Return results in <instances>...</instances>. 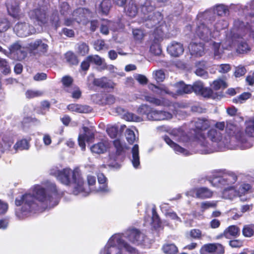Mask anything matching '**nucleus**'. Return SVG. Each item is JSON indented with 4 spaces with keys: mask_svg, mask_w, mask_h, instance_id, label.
<instances>
[{
    "mask_svg": "<svg viewBox=\"0 0 254 254\" xmlns=\"http://www.w3.org/2000/svg\"><path fill=\"white\" fill-rule=\"evenodd\" d=\"M60 192L54 183H49L46 189L39 185L33 186L28 193L20 199H16L15 204L22 205L16 209L15 215L19 219L28 217L31 213L39 210V207L47 208L57 205L59 202Z\"/></svg>",
    "mask_w": 254,
    "mask_h": 254,
    "instance_id": "nucleus-1",
    "label": "nucleus"
},
{
    "mask_svg": "<svg viewBox=\"0 0 254 254\" xmlns=\"http://www.w3.org/2000/svg\"><path fill=\"white\" fill-rule=\"evenodd\" d=\"M223 136L222 133L215 128L209 129L206 135L198 133L196 136V144L194 152L202 154L211 153L214 151H224L226 149H247L252 146V144L242 139L240 145L232 143L235 139Z\"/></svg>",
    "mask_w": 254,
    "mask_h": 254,
    "instance_id": "nucleus-2",
    "label": "nucleus"
},
{
    "mask_svg": "<svg viewBox=\"0 0 254 254\" xmlns=\"http://www.w3.org/2000/svg\"><path fill=\"white\" fill-rule=\"evenodd\" d=\"M225 38L220 42L214 41L211 39L209 41L208 38H204L209 45H212L214 50V56L216 58H219L222 53L220 49V45L224 49L232 50L235 49L240 53L243 54L250 50V47L246 39L248 36L246 33H226Z\"/></svg>",
    "mask_w": 254,
    "mask_h": 254,
    "instance_id": "nucleus-3",
    "label": "nucleus"
},
{
    "mask_svg": "<svg viewBox=\"0 0 254 254\" xmlns=\"http://www.w3.org/2000/svg\"><path fill=\"white\" fill-rule=\"evenodd\" d=\"M72 18H66L64 20L65 25L70 26L73 25L74 22L87 24L90 26V30L95 31L100 26V32H109V31H116L123 29L126 25L123 24V20H121L120 23H115L112 21L104 20L102 22L97 20H93L90 22H87V19L92 16V13L87 9L78 8L74 11L72 14Z\"/></svg>",
    "mask_w": 254,
    "mask_h": 254,
    "instance_id": "nucleus-4",
    "label": "nucleus"
},
{
    "mask_svg": "<svg viewBox=\"0 0 254 254\" xmlns=\"http://www.w3.org/2000/svg\"><path fill=\"white\" fill-rule=\"evenodd\" d=\"M237 180V176L234 172L225 170H219L213 175L210 183L214 187L223 189L221 192L223 198L233 200L239 196L238 187L234 185Z\"/></svg>",
    "mask_w": 254,
    "mask_h": 254,
    "instance_id": "nucleus-5",
    "label": "nucleus"
},
{
    "mask_svg": "<svg viewBox=\"0 0 254 254\" xmlns=\"http://www.w3.org/2000/svg\"><path fill=\"white\" fill-rule=\"evenodd\" d=\"M104 254H138V252L123 239L122 234H115L106 244V253Z\"/></svg>",
    "mask_w": 254,
    "mask_h": 254,
    "instance_id": "nucleus-6",
    "label": "nucleus"
},
{
    "mask_svg": "<svg viewBox=\"0 0 254 254\" xmlns=\"http://www.w3.org/2000/svg\"><path fill=\"white\" fill-rule=\"evenodd\" d=\"M58 180L65 186L73 185V193L75 195L78 194L83 190V180L78 168L73 170L69 168L62 169L61 174L58 176Z\"/></svg>",
    "mask_w": 254,
    "mask_h": 254,
    "instance_id": "nucleus-7",
    "label": "nucleus"
},
{
    "mask_svg": "<svg viewBox=\"0 0 254 254\" xmlns=\"http://www.w3.org/2000/svg\"><path fill=\"white\" fill-rule=\"evenodd\" d=\"M155 8L154 0H145L141 6V18L144 25L149 28L156 26L162 20L161 13L155 11Z\"/></svg>",
    "mask_w": 254,
    "mask_h": 254,
    "instance_id": "nucleus-8",
    "label": "nucleus"
},
{
    "mask_svg": "<svg viewBox=\"0 0 254 254\" xmlns=\"http://www.w3.org/2000/svg\"><path fill=\"white\" fill-rule=\"evenodd\" d=\"M227 14H229L228 6L223 4H216L204 11L199 12L197 15L199 29H209L208 26L207 27L203 24L202 20L214 21L216 19V18H219V16H225Z\"/></svg>",
    "mask_w": 254,
    "mask_h": 254,
    "instance_id": "nucleus-9",
    "label": "nucleus"
},
{
    "mask_svg": "<svg viewBox=\"0 0 254 254\" xmlns=\"http://www.w3.org/2000/svg\"><path fill=\"white\" fill-rule=\"evenodd\" d=\"M29 15L34 22H37L40 26L51 24L55 28L59 26L60 18L58 15L57 11L53 12L51 14L49 19L47 16V9L45 7L31 10L29 12Z\"/></svg>",
    "mask_w": 254,
    "mask_h": 254,
    "instance_id": "nucleus-10",
    "label": "nucleus"
},
{
    "mask_svg": "<svg viewBox=\"0 0 254 254\" xmlns=\"http://www.w3.org/2000/svg\"><path fill=\"white\" fill-rule=\"evenodd\" d=\"M137 112L140 115L144 116L147 120L151 121L169 120L173 118V115L170 112L157 110L146 104L140 106Z\"/></svg>",
    "mask_w": 254,
    "mask_h": 254,
    "instance_id": "nucleus-11",
    "label": "nucleus"
},
{
    "mask_svg": "<svg viewBox=\"0 0 254 254\" xmlns=\"http://www.w3.org/2000/svg\"><path fill=\"white\" fill-rule=\"evenodd\" d=\"M177 90L176 93H174L171 92L167 87L164 85H160L159 86L154 85H151L149 88L155 93L159 95H163L167 94L172 96L173 97H176L177 95H181L183 94H189L192 92V87L190 85L185 84L183 81L179 82L175 85Z\"/></svg>",
    "mask_w": 254,
    "mask_h": 254,
    "instance_id": "nucleus-12",
    "label": "nucleus"
},
{
    "mask_svg": "<svg viewBox=\"0 0 254 254\" xmlns=\"http://www.w3.org/2000/svg\"><path fill=\"white\" fill-rule=\"evenodd\" d=\"M202 23L205 26H208V29H200L198 27V18L196 17V19L192 26H190L188 27V30L191 31H195V32H220L224 30L228 27V24L226 21L223 19H219V18H216V19L214 21H210L208 20H202Z\"/></svg>",
    "mask_w": 254,
    "mask_h": 254,
    "instance_id": "nucleus-13",
    "label": "nucleus"
},
{
    "mask_svg": "<svg viewBox=\"0 0 254 254\" xmlns=\"http://www.w3.org/2000/svg\"><path fill=\"white\" fill-rule=\"evenodd\" d=\"M167 34V33H152L150 36V53L155 56H158L161 54L162 50L160 47V43L164 39H169L171 37Z\"/></svg>",
    "mask_w": 254,
    "mask_h": 254,
    "instance_id": "nucleus-14",
    "label": "nucleus"
},
{
    "mask_svg": "<svg viewBox=\"0 0 254 254\" xmlns=\"http://www.w3.org/2000/svg\"><path fill=\"white\" fill-rule=\"evenodd\" d=\"M120 234L123 235V238H127L128 241L137 245L144 244L147 240L144 234L136 229H128L125 234Z\"/></svg>",
    "mask_w": 254,
    "mask_h": 254,
    "instance_id": "nucleus-15",
    "label": "nucleus"
},
{
    "mask_svg": "<svg viewBox=\"0 0 254 254\" xmlns=\"http://www.w3.org/2000/svg\"><path fill=\"white\" fill-rule=\"evenodd\" d=\"M27 55V49L16 42L9 48V52L6 55L9 58L17 61L24 60Z\"/></svg>",
    "mask_w": 254,
    "mask_h": 254,
    "instance_id": "nucleus-16",
    "label": "nucleus"
},
{
    "mask_svg": "<svg viewBox=\"0 0 254 254\" xmlns=\"http://www.w3.org/2000/svg\"><path fill=\"white\" fill-rule=\"evenodd\" d=\"M200 254H223L224 247L219 243L204 245L200 250Z\"/></svg>",
    "mask_w": 254,
    "mask_h": 254,
    "instance_id": "nucleus-17",
    "label": "nucleus"
},
{
    "mask_svg": "<svg viewBox=\"0 0 254 254\" xmlns=\"http://www.w3.org/2000/svg\"><path fill=\"white\" fill-rule=\"evenodd\" d=\"M186 194L198 198L205 199L212 197L213 191L207 188L201 187L192 189L188 191Z\"/></svg>",
    "mask_w": 254,
    "mask_h": 254,
    "instance_id": "nucleus-18",
    "label": "nucleus"
},
{
    "mask_svg": "<svg viewBox=\"0 0 254 254\" xmlns=\"http://www.w3.org/2000/svg\"><path fill=\"white\" fill-rule=\"evenodd\" d=\"M83 133L80 134L78 136V144L82 150L85 149V141L90 142L93 141L94 138V132L93 130L87 127H83Z\"/></svg>",
    "mask_w": 254,
    "mask_h": 254,
    "instance_id": "nucleus-19",
    "label": "nucleus"
},
{
    "mask_svg": "<svg viewBox=\"0 0 254 254\" xmlns=\"http://www.w3.org/2000/svg\"><path fill=\"white\" fill-rule=\"evenodd\" d=\"M92 100L100 105H110L115 101L114 96L110 94H96L92 96Z\"/></svg>",
    "mask_w": 254,
    "mask_h": 254,
    "instance_id": "nucleus-20",
    "label": "nucleus"
},
{
    "mask_svg": "<svg viewBox=\"0 0 254 254\" xmlns=\"http://www.w3.org/2000/svg\"><path fill=\"white\" fill-rule=\"evenodd\" d=\"M6 6L10 16L15 18H19L20 9L18 0H7Z\"/></svg>",
    "mask_w": 254,
    "mask_h": 254,
    "instance_id": "nucleus-21",
    "label": "nucleus"
},
{
    "mask_svg": "<svg viewBox=\"0 0 254 254\" xmlns=\"http://www.w3.org/2000/svg\"><path fill=\"white\" fill-rule=\"evenodd\" d=\"M168 53L173 57H179L184 51V48L182 44L180 42L172 41L167 47Z\"/></svg>",
    "mask_w": 254,
    "mask_h": 254,
    "instance_id": "nucleus-22",
    "label": "nucleus"
},
{
    "mask_svg": "<svg viewBox=\"0 0 254 254\" xmlns=\"http://www.w3.org/2000/svg\"><path fill=\"white\" fill-rule=\"evenodd\" d=\"M98 181L99 186L97 187H92V190L95 192H99L103 193H107L110 192V189L108 188L106 183V178L103 174L99 173L97 175Z\"/></svg>",
    "mask_w": 254,
    "mask_h": 254,
    "instance_id": "nucleus-23",
    "label": "nucleus"
},
{
    "mask_svg": "<svg viewBox=\"0 0 254 254\" xmlns=\"http://www.w3.org/2000/svg\"><path fill=\"white\" fill-rule=\"evenodd\" d=\"M188 48L190 55L194 57H202L205 53L204 44L201 43L191 42Z\"/></svg>",
    "mask_w": 254,
    "mask_h": 254,
    "instance_id": "nucleus-24",
    "label": "nucleus"
},
{
    "mask_svg": "<svg viewBox=\"0 0 254 254\" xmlns=\"http://www.w3.org/2000/svg\"><path fill=\"white\" fill-rule=\"evenodd\" d=\"M163 138L166 143L174 150L176 153L178 154H180L185 156H188L190 154L188 150L175 143L168 136L165 135L163 137Z\"/></svg>",
    "mask_w": 254,
    "mask_h": 254,
    "instance_id": "nucleus-25",
    "label": "nucleus"
},
{
    "mask_svg": "<svg viewBox=\"0 0 254 254\" xmlns=\"http://www.w3.org/2000/svg\"><path fill=\"white\" fill-rule=\"evenodd\" d=\"M226 130L227 134L225 135L224 136H226L228 138L230 136V138L233 137H235L236 139L232 142V143L240 145L241 144L242 139L244 138L247 142L252 144V143L247 140L244 136H241L240 138H238L237 136L235 135L236 132L238 131L237 128L233 124L227 123L226 127Z\"/></svg>",
    "mask_w": 254,
    "mask_h": 254,
    "instance_id": "nucleus-26",
    "label": "nucleus"
},
{
    "mask_svg": "<svg viewBox=\"0 0 254 254\" xmlns=\"http://www.w3.org/2000/svg\"><path fill=\"white\" fill-rule=\"evenodd\" d=\"M125 12L128 16L134 17L138 13V7L135 0H126Z\"/></svg>",
    "mask_w": 254,
    "mask_h": 254,
    "instance_id": "nucleus-27",
    "label": "nucleus"
},
{
    "mask_svg": "<svg viewBox=\"0 0 254 254\" xmlns=\"http://www.w3.org/2000/svg\"><path fill=\"white\" fill-rule=\"evenodd\" d=\"M109 147L107 142H100L94 144L90 147V150L92 153L101 154L105 153Z\"/></svg>",
    "mask_w": 254,
    "mask_h": 254,
    "instance_id": "nucleus-28",
    "label": "nucleus"
},
{
    "mask_svg": "<svg viewBox=\"0 0 254 254\" xmlns=\"http://www.w3.org/2000/svg\"><path fill=\"white\" fill-rule=\"evenodd\" d=\"M234 26L238 30H250V32H254V19L251 20L250 25L248 22L245 24L244 22L236 20L234 22Z\"/></svg>",
    "mask_w": 254,
    "mask_h": 254,
    "instance_id": "nucleus-29",
    "label": "nucleus"
},
{
    "mask_svg": "<svg viewBox=\"0 0 254 254\" xmlns=\"http://www.w3.org/2000/svg\"><path fill=\"white\" fill-rule=\"evenodd\" d=\"M146 101L156 106H169L171 102L164 98L158 99L152 96L147 95L145 96Z\"/></svg>",
    "mask_w": 254,
    "mask_h": 254,
    "instance_id": "nucleus-30",
    "label": "nucleus"
},
{
    "mask_svg": "<svg viewBox=\"0 0 254 254\" xmlns=\"http://www.w3.org/2000/svg\"><path fill=\"white\" fill-rule=\"evenodd\" d=\"M193 124L196 129L205 130L210 126V121L206 118H198L193 121Z\"/></svg>",
    "mask_w": 254,
    "mask_h": 254,
    "instance_id": "nucleus-31",
    "label": "nucleus"
},
{
    "mask_svg": "<svg viewBox=\"0 0 254 254\" xmlns=\"http://www.w3.org/2000/svg\"><path fill=\"white\" fill-rule=\"evenodd\" d=\"M132 158L131 161L133 166L137 169L140 165L139 156V149L137 144L134 145L131 150Z\"/></svg>",
    "mask_w": 254,
    "mask_h": 254,
    "instance_id": "nucleus-32",
    "label": "nucleus"
},
{
    "mask_svg": "<svg viewBox=\"0 0 254 254\" xmlns=\"http://www.w3.org/2000/svg\"><path fill=\"white\" fill-rule=\"evenodd\" d=\"M29 46L31 50H38L42 52H46L48 49V45L40 40L30 43Z\"/></svg>",
    "mask_w": 254,
    "mask_h": 254,
    "instance_id": "nucleus-33",
    "label": "nucleus"
},
{
    "mask_svg": "<svg viewBox=\"0 0 254 254\" xmlns=\"http://www.w3.org/2000/svg\"><path fill=\"white\" fill-rule=\"evenodd\" d=\"M94 83L95 85L103 88H113L114 86V84L106 77L95 79Z\"/></svg>",
    "mask_w": 254,
    "mask_h": 254,
    "instance_id": "nucleus-34",
    "label": "nucleus"
},
{
    "mask_svg": "<svg viewBox=\"0 0 254 254\" xmlns=\"http://www.w3.org/2000/svg\"><path fill=\"white\" fill-rule=\"evenodd\" d=\"M68 110L79 113H86L89 111V107L79 104H72L67 106Z\"/></svg>",
    "mask_w": 254,
    "mask_h": 254,
    "instance_id": "nucleus-35",
    "label": "nucleus"
},
{
    "mask_svg": "<svg viewBox=\"0 0 254 254\" xmlns=\"http://www.w3.org/2000/svg\"><path fill=\"white\" fill-rule=\"evenodd\" d=\"M206 63L204 61L199 62L197 63L196 66H197V69L195 71V73L197 75L202 77L204 78L208 77V72L203 68L205 67Z\"/></svg>",
    "mask_w": 254,
    "mask_h": 254,
    "instance_id": "nucleus-36",
    "label": "nucleus"
},
{
    "mask_svg": "<svg viewBox=\"0 0 254 254\" xmlns=\"http://www.w3.org/2000/svg\"><path fill=\"white\" fill-rule=\"evenodd\" d=\"M229 9H239L240 8H242L244 11V13H247V11L250 10H254V0H253L251 3H248L244 7H242V6L240 4H235L233 3H231L229 5H228Z\"/></svg>",
    "mask_w": 254,
    "mask_h": 254,
    "instance_id": "nucleus-37",
    "label": "nucleus"
},
{
    "mask_svg": "<svg viewBox=\"0 0 254 254\" xmlns=\"http://www.w3.org/2000/svg\"><path fill=\"white\" fill-rule=\"evenodd\" d=\"M87 182H88V186H89V189H85L84 187V186H83L84 183H83V185H82V188H83V190L80 191V193H81V192H85L86 193H89V192H96L95 191L92 190V187H95L94 186V185L96 183V178H95V177H94V176H90V175L88 176H87Z\"/></svg>",
    "mask_w": 254,
    "mask_h": 254,
    "instance_id": "nucleus-38",
    "label": "nucleus"
},
{
    "mask_svg": "<svg viewBox=\"0 0 254 254\" xmlns=\"http://www.w3.org/2000/svg\"><path fill=\"white\" fill-rule=\"evenodd\" d=\"M240 232V230L238 227L232 225L229 226L224 232V235L226 238H229L230 236H237Z\"/></svg>",
    "mask_w": 254,
    "mask_h": 254,
    "instance_id": "nucleus-39",
    "label": "nucleus"
},
{
    "mask_svg": "<svg viewBox=\"0 0 254 254\" xmlns=\"http://www.w3.org/2000/svg\"><path fill=\"white\" fill-rule=\"evenodd\" d=\"M87 60L96 65L102 66L103 68H104L106 66L104 60L98 55L89 56L87 57Z\"/></svg>",
    "mask_w": 254,
    "mask_h": 254,
    "instance_id": "nucleus-40",
    "label": "nucleus"
},
{
    "mask_svg": "<svg viewBox=\"0 0 254 254\" xmlns=\"http://www.w3.org/2000/svg\"><path fill=\"white\" fill-rule=\"evenodd\" d=\"M29 141L26 139H22L18 140L14 145L15 150H27L29 148Z\"/></svg>",
    "mask_w": 254,
    "mask_h": 254,
    "instance_id": "nucleus-41",
    "label": "nucleus"
},
{
    "mask_svg": "<svg viewBox=\"0 0 254 254\" xmlns=\"http://www.w3.org/2000/svg\"><path fill=\"white\" fill-rule=\"evenodd\" d=\"M111 0H103L100 4V9L101 12L105 14H107L109 11L111 7Z\"/></svg>",
    "mask_w": 254,
    "mask_h": 254,
    "instance_id": "nucleus-42",
    "label": "nucleus"
},
{
    "mask_svg": "<svg viewBox=\"0 0 254 254\" xmlns=\"http://www.w3.org/2000/svg\"><path fill=\"white\" fill-rule=\"evenodd\" d=\"M227 83L221 79H218L214 80L211 84V86L213 89L218 90L221 89L225 88L227 87Z\"/></svg>",
    "mask_w": 254,
    "mask_h": 254,
    "instance_id": "nucleus-43",
    "label": "nucleus"
},
{
    "mask_svg": "<svg viewBox=\"0 0 254 254\" xmlns=\"http://www.w3.org/2000/svg\"><path fill=\"white\" fill-rule=\"evenodd\" d=\"M163 250L166 254H176L178 249L174 244H166L163 247Z\"/></svg>",
    "mask_w": 254,
    "mask_h": 254,
    "instance_id": "nucleus-44",
    "label": "nucleus"
},
{
    "mask_svg": "<svg viewBox=\"0 0 254 254\" xmlns=\"http://www.w3.org/2000/svg\"><path fill=\"white\" fill-rule=\"evenodd\" d=\"M243 234L245 237H250L254 235V225L250 224L244 226Z\"/></svg>",
    "mask_w": 254,
    "mask_h": 254,
    "instance_id": "nucleus-45",
    "label": "nucleus"
},
{
    "mask_svg": "<svg viewBox=\"0 0 254 254\" xmlns=\"http://www.w3.org/2000/svg\"><path fill=\"white\" fill-rule=\"evenodd\" d=\"M171 133L180 142L184 141L185 139L187 138L184 132L181 129H174L172 131Z\"/></svg>",
    "mask_w": 254,
    "mask_h": 254,
    "instance_id": "nucleus-46",
    "label": "nucleus"
},
{
    "mask_svg": "<svg viewBox=\"0 0 254 254\" xmlns=\"http://www.w3.org/2000/svg\"><path fill=\"white\" fill-rule=\"evenodd\" d=\"M125 120L128 121L140 122L143 121L141 117L138 116L132 113H127L124 116Z\"/></svg>",
    "mask_w": 254,
    "mask_h": 254,
    "instance_id": "nucleus-47",
    "label": "nucleus"
},
{
    "mask_svg": "<svg viewBox=\"0 0 254 254\" xmlns=\"http://www.w3.org/2000/svg\"><path fill=\"white\" fill-rule=\"evenodd\" d=\"M151 219V225L154 229H156L161 227L160 220L155 210L154 209L152 210V217Z\"/></svg>",
    "mask_w": 254,
    "mask_h": 254,
    "instance_id": "nucleus-48",
    "label": "nucleus"
},
{
    "mask_svg": "<svg viewBox=\"0 0 254 254\" xmlns=\"http://www.w3.org/2000/svg\"><path fill=\"white\" fill-rule=\"evenodd\" d=\"M246 132L251 136H254V120L253 119L247 122Z\"/></svg>",
    "mask_w": 254,
    "mask_h": 254,
    "instance_id": "nucleus-49",
    "label": "nucleus"
},
{
    "mask_svg": "<svg viewBox=\"0 0 254 254\" xmlns=\"http://www.w3.org/2000/svg\"><path fill=\"white\" fill-rule=\"evenodd\" d=\"M65 59L70 64H76L78 63V60L75 55L71 52H67L65 54Z\"/></svg>",
    "mask_w": 254,
    "mask_h": 254,
    "instance_id": "nucleus-50",
    "label": "nucleus"
},
{
    "mask_svg": "<svg viewBox=\"0 0 254 254\" xmlns=\"http://www.w3.org/2000/svg\"><path fill=\"white\" fill-rule=\"evenodd\" d=\"M126 137L127 140L129 144H133L136 140V136L134 131L131 129H127L126 130Z\"/></svg>",
    "mask_w": 254,
    "mask_h": 254,
    "instance_id": "nucleus-51",
    "label": "nucleus"
},
{
    "mask_svg": "<svg viewBox=\"0 0 254 254\" xmlns=\"http://www.w3.org/2000/svg\"><path fill=\"white\" fill-rule=\"evenodd\" d=\"M0 70L5 74L8 73L10 71L7 62L2 59H0Z\"/></svg>",
    "mask_w": 254,
    "mask_h": 254,
    "instance_id": "nucleus-52",
    "label": "nucleus"
},
{
    "mask_svg": "<svg viewBox=\"0 0 254 254\" xmlns=\"http://www.w3.org/2000/svg\"><path fill=\"white\" fill-rule=\"evenodd\" d=\"M217 205V201H207L203 202L200 204L201 209L202 211L209 209L210 208H214Z\"/></svg>",
    "mask_w": 254,
    "mask_h": 254,
    "instance_id": "nucleus-53",
    "label": "nucleus"
},
{
    "mask_svg": "<svg viewBox=\"0 0 254 254\" xmlns=\"http://www.w3.org/2000/svg\"><path fill=\"white\" fill-rule=\"evenodd\" d=\"M94 48L97 51L103 50H107L109 49V46L105 44V42L102 40H97L94 42Z\"/></svg>",
    "mask_w": 254,
    "mask_h": 254,
    "instance_id": "nucleus-54",
    "label": "nucleus"
},
{
    "mask_svg": "<svg viewBox=\"0 0 254 254\" xmlns=\"http://www.w3.org/2000/svg\"><path fill=\"white\" fill-rule=\"evenodd\" d=\"M251 94L248 92H245L239 96L233 99V102L236 103H243L246 100L250 98Z\"/></svg>",
    "mask_w": 254,
    "mask_h": 254,
    "instance_id": "nucleus-55",
    "label": "nucleus"
},
{
    "mask_svg": "<svg viewBox=\"0 0 254 254\" xmlns=\"http://www.w3.org/2000/svg\"><path fill=\"white\" fill-rule=\"evenodd\" d=\"M113 143L117 150V153L118 154H121L125 149V144L119 139L115 140Z\"/></svg>",
    "mask_w": 254,
    "mask_h": 254,
    "instance_id": "nucleus-56",
    "label": "nucleus"
},
{
    "mask_svg": "<svg viewBox=\"0 0 254 254\" xmlns=\"http://www.w3.org/2000/svg\"><path fill=\"white\" fill-rule=\"evenodd\" d=\"M43 92L39 90H28L26 92L25 95L27 98H32L42 96Z\"/></svg>",
    "mask_w": 254,
    "mask_h": 254,
    "instance_id": "nucleus-57",
    "label": "nucleus"
},
{
    "mask_svg": "<svg viewBox=\"0 0 254 254\" xmlns=\"http://www.w3.org/2000/svg\"><path fill=\"white\" fill-rule=\"evenodd\" d=\"M203 87L204 85L201 81H196L193 83V85L191 86L192 92L194 91L196 94H200Z\"/></svg>",
    "mask_w": 254,
    "mask_h": 254,
    "instance_id": "nucleus-58",
    "label": "nucleus"
},
{
    "mask_svg": "<svg viewBox=\"0 0 254 254\" xmlns=\"http://www.w3.org/2000/svg\"><path fill=\"white\" fill-rule=\"evenodd\" d=\"M251 189V186L248 184H244L242 185L239 188H238V192L239 193V196H241L246 193H247Z\"/></svg>",
    "mask_w": 254,
    "mask_h": 254,
    "instance_id": "nucleus-59",
    "label": "nucleus"
},
{
    "mask_svg": "<svg viewBox=\"0 0 254 254\" xmlns=\"http://www.w3.org/2000/svg\"><path fill=\"white\" fill-rule=\"evenodd\" d=\"M153 76L157 82H162L165 79V73L162 70H158L153 72Z\"/></svg>",
    "mask_w": 254,
    "mask_h": 254,
    "instance_id": "nucleus-60",
    "label": "nucleus"
},
{
    "mask_svg": "<svg viewBox=\"0 0 254 254\" xmlns=\"http://www.w3.org/2000/svg\"><path fill=\"white\" fill-rule=\"evenodd\" d=\"M190 236L195 239H200L202 237L201 231L197 229H192L190 232Z\"/></svg>",
    "mask_w": 254,
    "mask_h": 254,
    "instance_id": "nucleus-61",
    "label": "nucleus"
},
{
    "mask_svg": "<svg viewBox=\"0 0 254 254\" xmlns=\"http://www.w3.org/2000/svg\"><path fill=\"white\" fill-rule=\"evenodd\" d=\"M107 132L111 138H114L118 134V129L116 127L111 126L107 128Z\"/></svg>",
    "mask_w": 254,
    "mask_h": 254,
    "instance_id": "nucleus-62",
    "label": "nucleus"
},
{
    "mask_svg": "<svg viewBox=\"0 0 254 254\" xmlns=\"http://www.w3.org/2000/svg\"><path fill=\"white\" fill-rule=\"evenodd\" d=\"M10 27V23L6 19L0 20V32L7 31Z\"/></svg>",
    "mask_w": 254,
    "mask_h": 254,
    "instance_id": "nucleus-63",
    "label": "nucleus"
},
{
    "mask_svg": "<svg viewBox=\"0 0 254 254\" xmlns=\"http://www.w3.org/2000/svg\"><path fill=\"white\" fill-rule=\"evenodd\" d=\"M246 72V69L244 66L239 65L236 67L234 75L236 77L244 75Z\"/></svg>",
    "mask_w": 254,
    "mask_h": 254,
    "instance_id": "nucleus-64",
    "label": "nucleus"
}]
</instances>
